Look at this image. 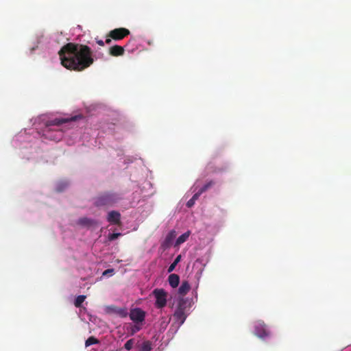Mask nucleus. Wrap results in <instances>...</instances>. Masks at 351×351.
Segmentation results:
<instances>
[{"instance_id":"nucleus-1","label":"nucleus","mask_w":351,"mask_h":351,"mask_svg":"<svg viewBox=\"0 0 351 351\" xmlns=\"http://www.w3.org/2000/svg\"><path fill=\"white\" fill-rule=\"evenodd\" d=\"M91 49L84 45L69 43L59 51L62 65L69 70L82 71L94 62Z\"/></svg>"},{"instance_id":"nucleus-2","label":"nucleus","mask_w":351,"mask_h":351,"mask_svg":"<svg viewBox=\"0 0 351 351\" xmlns=\"http://www.w3.org/2000/svg\"><path fill=\"white\" fill-rule=\"evenodd\" d=\"M122 199L120 193L113 191H106L99 193L94 198V205L96 207L112 206Z\"/></svg>"},{"instance_id":"nucleus-3","label":"nucleus","mask_w":351,"mask_h":351,"mask_svg":"<svg viewBox=\"0 0 351 351\" xmlns=\"http://www.w3.org/2000/svg\"><path fill=\"white\" fill-rule=\"evenodd\" d=\"M156 298L155 306L158 308H162L167 304V292L162 289H156L153 291Z\"/></svg>"},{"instance_id":"nucleus-4","label":"nucleus","mask_w":351,"mask_h":351,"mask_svg":"<svg viewBox=\"0 0 351 351\" xmlns=\"http://www.w3.org/2000/svg\"><path fill=\"white\" fill-rule=\"evenodd\" d=\"M186 304L183 301H180L173 313L174 319L178 322V326H180L184 324L186 320V315L185 313Z\"/></svg>"},{"instance_id":"nucleus-5","label":"nucleus","mask_w":351,"mask_h":351,"mask_svg":"<svg viewBox=\"0 0 351 351\" xmlns=\"http://www.w3.org/2000/svg\"><path fill=\"white\" fill-rule=\"evenodd\" d=\"M254 334L258 337L265 339L270 335L265 324L262 321H257L254 324Z\"/></svg>"},{"instance_id":"nucleus-6","label":"nucleus","mask_w":351,"mask_h":351,"mask_svg":"<svg viewBox=\"0 0 351 351\" xmlns=\"http://www.w3.org/2000/svg\"><path fill=\"white\" fill-rule=\"evenodd\" d=\"M130 318L135 324L143 323L145 318V312L140 308H134L130 310Z\"/></svg>"},{"instance_id":"nucleus-7","label":"nucleus","mask_w":351,"mask_h":351,"mask_svg":"<svg viewBox=\"0 0 351 351\" xmlns=\"http://www.w3.org/2000/svg\"><path fill=\"white\" fill-rule=\"evenodd\" d=\"M130 34V32L129 29L124 27H119L111 30L108 34V36L113 40H119L128 36Z\"/></svg>"},{"instance_id":"nucleus-8","label":"nucleus","mask_w":351,"mask_h":351,"mask_svg":"<svg viewBox=\"0 0 351 351\" xmlns=\"http://www.w3.org/2000/svg\"><path fill=\"white\" fill-rule=\"evenodd\" d=\"M107 220L110 223L121 225V214L118 211L112 210L108 213Z\"/></svg>"},{"instance_id":"nucleus-9","label":"nucleus","mask_w":351,"mask_h":351,"mask_svg":"<svg viewBox=\"0 0 351 351\" xmlns=\"http://www.w3.org/2000/svg\"><path fill=\"white\" fill-rule=\"evenodd\" d=\"M177 234L174 230H171L166 236L164 241L162 243L161 246L164 249H167L169 247L172 243L173 240L175 239Z\"/></svg>"},{"instance_id":"nucleus-10","label":"nucleus","mask_w":351,"mask_h":351,"mask_svg":"<svg viewBox=\"0 0 351 351\" xmlns=\"http://www.w3.org/2000/svg\"><path fill=\"white\" fill-rule=\"evenodd\" d=\"M124 49L120 45H114L109 49V53L112 56H120L124 54Z\"/></svg>"},{"instance_id":"nucleus-11","label":"nucleus","mask_w":351,"mask_h":351,"mask_svg":"<svg viewBox=\"0 0 351 351\" xmlns=\"http://www.w3.org/2000/svg\"><path fill=\"white\" fill-rule=\"evenodd\" d=\"M168 281L171 287L176 288L179 285L180 277L178 274H170L168 277Z\"/></svg>"},{"instance_id":"nucleus-12","label":"nucleus","mask_w":351,"mask_h":351,"mask_svg":"<svg viewBox=\"0 0 351 351\" xmlns=\"http://www.w3.org/2000/svg\"><path fill=\"white\" fill-rule=\"evenodd\" d=\"M191 286L188 281L184 280L182 282L180 287L178 289V293L181 295H185L190 290Z\"/></svg>"},{"instance_id":"nucleus-13","label":"nucleus","mask_w":351,"mask_h":351,"mask_svg":"<svg viewBox=\"0 0 351 351\" xmlns=\"http://www.w3.org/2000/svg\"><path fill=\"white\" fill-rule=\"evenodd\" d=\"M76 119V117H72L71 119H55L49 122L48 125H61L63 123H67L69 121H74Z\"/></svg>"},{"instance_id":"nucleus-14","label":"nucleus","mask_w":351,"mask_h":351,"mask_svg":"<svg viewBox=\"0 0 351 351\" xmlns=\"http://www.w3.org/2000/svg\"><path fill=\"white\" fill-rule=\"evenodd\" d=\"M190 234V231H187L182 234V235H180L176 241L175 246H179L182 243H184L189 237Z\"/></svg>"},{"instance_id":"nucleus-15","label":"nucleus","mask_w":351,"mask_h":351,"mask_svg":"<svg viewBox=\"0 0 351 351\" xmlns=\"http://www.w3.org/2000/svg\"><path fill=\"white\" fill-rule=\"evenodd\" d=\"M152 350V343L149 341H145L141 346L140 351H151Z\"/></svg>"},{"instance_id":"nucleus-16","label":"nucleus","mask_w":351,"mask_h":351,"mask_svg":"<svg viewBox=\"0 0 351 351\" xmlns=\"http://www.w3.org/2000/svg\"><path fill=\"white\" fill-rule=\"evenodd\" d=\"M86 296V295H78L75 301H74V305L75 307L77 308H79L82 306V304L84 302V301L85 300Z\"/></svg>"},{"instance_id":"nucleus-17","label":"nucleus","mask_w":351,"mask_h":351,"mask_svg":"<svg viewBox=\"0 0 351 351\" xmlns=\"http://www.w3.org/2000/svg\"><path fill=\"white\" fill-rule=\"evenodd\" d=\"M180 260H181V255H178L175 258L173 262L169 267L168 270H167L169 273H171V271H173L174 270L176 266L178 264V263L180 261Z\"/></svg>"},{"instance_id":"nucleus-18","label":"nucleus","mask_w":351,"mask_h":351,"mask_svg":"<svg viewBox=\"0 0 351 351\" xmlns=\"http://www.w3.org/2000/svg\"><path fill=\"white\" fill-rule=\"evenodd\" d=\"M215 184V182L213 180H210L209 182H206L199 190L200 193H204L206 191H208L209 189H210L212 186H213Z\"/></svg>"},{"instance_id":"nucleus-19","label":"nucleus","mask_w":351,"mask_h":351,"mask_svg":"<svg viewBox=\"0 0 351 351\" xmlns=\"http://www.w3.org/2000/svg\"><path fill=\"white\" fill-rule=\"evenodd\" d=\"M99 343V340L97 339H96L95 337H90L87 339V340L85 342V346L86 347L88 346H90L93 344H96V343Z\"/></svg>"},{"instance_id":"nucleus-20","label":"nucleus","mask_w":351,"mask_h":351,"mask_svg":"<svg viewBox=\"0 0 351 351\" xmlns=\"http://www.w3.org/2000/svg\"><path fill=\"white\" fill-rule=\"evenodd\" d=\"M79 223L84 226H90L93 223V221L90 219L84 217L80 219Z\"/></svg>"},{"instance_id":"nucleus-21","label":"nucleus","mask_w":351,"mask_h":351,"mask_svg":"<svg viewBox=\"0 0 351 351\" xmlns=\"http://www.w3.org/2000/svg\"><path fill=\"white\" fill-rule=\"evenodd\" d=\"M134 343V339H129L128 341H126V343L124 345V348L127 350H130L132 348V347H133Z\"/></svg>"},{"instance_id":"nucleus-22","label":"nucleus","mask_w":351,"mask_h":351,"mask_svg":"<svg viewBox=\"0 0 351 351\" xmlns=\"http://www.w3.org/2000/svg\"><path fill=\"white\" fill-rule=\"evenodd\" d=\"M121 235V233H112L109 234L108 236V239L109 241H112L117 239Z\"/></svg>"},{"instance_id":"nucleus-23","label":"nucleus","mask_w":351,"mask_h":351,"mask_svg":"<svg viewBox=\"0 0 351 351\" xmlns=\"http://www.w3.org/2000/svg\"><path fill=\"white\" fill-rule=\"evenodd\" d=\"M114 274V269H108L102 273L103 276H111Z\"/></svg>"},{"instance_id":"nucleus-24","label":"nucleus","mask_w":351,"mask_h":351,"mask_svg":"<svg viewBox=\"0 0 351 351\" xmlns=\"http://www.w3.org/2000/svg\"><path fill=\"white\" fill-rule=\"evenodd\" d=\"M141 326H137V324H136V325L134 326H133L131 329V334L134 335V333L139 331L141 330Z\"/></svg>"},{"instance_id":"nucleus-25","label":"nucleus","mask_w":351,"mask_h":351,"mask_svg":"<svg viewBox=\"0 0 351 351\" xmlns=\"http://www.w3.org/2000/svg\"><path fill=\"white\" fill-rule=\"evenodd\" d=\"M202 194V193H200V190H199L197 193H195L193 196L191 197L192 199H193L194 202L198 199L199 196Z\"/></svg>"},{"instance_id":"nucleus-26","label":"nucleus","mask_w":351,"mask_h":351,"mask_svg":"<svg viewBox=\"0 0 351 351\" xmlns=\"http://www.w3.org/2000/svg\"><path fill=\"white\" fill-rule=\"evenodd\" d=\"M195 202L193 201V199H192L191 198L186 203V206L188 208H191L194 204H195Z\"/></svg>"},{"instance_id":"nucleus-27","label":"nucleus","mask_w":351,"mask_h":351,"mask_svg":"<svg viewBox=\"0 0 351 351\" xmlns=\"http://www.w3.org/2000/svg\"><path fill=\"white\" fill-rule=\"evenodd\" d=\"M96 42L100 46L104 45V42L102 40H99V39L96 38Z\"/></svg>"},{"instance_id":"nucleus-28","label":"nucleus","mask_w":351,"mask_h":351,"mask_svg":"<svg viewBox=\"0 0 351 351\" xmlns=\"http://www.w3.org/2000/svg\"><path fill=\"white\" fill-rule=\"evenodd\" d=\"M127 312L125 311V310H122V312H121V315L123 317H125L127 315Z\"/></svg>"},{"instance_id":"nucleus-29","label":"nucleus","mask_w":351,"mask_h":351,"mask_svg":"<svg viewBox=\"0 0 351 351\" xmlns=\"http://www.w3.org/2000/svg\"><path fill=\"white\" fill-rule=\"evenodd\" d=\"M62 132H58V136H57V138H58V139L61 138H62Z\"/></svg>"},{"instance_id":"nucleus-30","label":"nucleus","mask_w":351,"mask_h":351,"mask_svg":"<svg viewBox=\"0 0 351 351\" xmlns=\"http://www.w3.org/2000/svg\"><path fill=\"white\" fill-rule=\"evenodd\" d=\"M111 43V38H107L106 40V43L107 44H110Z\"/></svg>"}]
</instances>
